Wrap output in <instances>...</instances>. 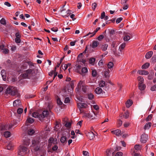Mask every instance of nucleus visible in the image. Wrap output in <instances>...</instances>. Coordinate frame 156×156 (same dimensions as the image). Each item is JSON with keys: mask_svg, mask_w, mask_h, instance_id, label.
Segmentation results:
<instances>
[{"mask_svg": "<svg viewBox=\"0 0 156 156\" xmlns=\"http://www.w3.org/2000/svg\"><path fill=\"white\" fill-rule=\"evenodd\" d=\"M48 115V111H44L41 113H39L37 112H34L32 116L34 117L38 118L40 120L42 121L44 120V118L47 117Z\"/></svg>", "mask_w": 156, "mask_h": 156, "instance_id": "1", "label": "nucleus"}, {"mask_svg": "<svg viewBox=\"0 0 156 156\" xmlns=\"http://www.w3.org/2000/svg\"><path fill=\"white\" fill-rule=\"evenodd\" d=\"M6 94H9L12 96L16 95L20 97V94L18 92L17 88L12 86H9L6 89L5 92Z\"/></svg>", "mask_w": 156, "mask_h": 156, "instance_id": "2", "label": "nucleus"}, {"mask_svg": "<svg viewBox=\"0 0 156 156\" xmlns=\"http://www.w3.org/2000/svg\"><path fill=\"white\" fill-rule=\"evenodd\" d=\"M70 11V10L69 9L66 10L65 9H63L61 11V12H62V16L64 17H68L69 15L71 13L69 12Z\"/></svg>", "mask_w": 156, "mask_h": 156, "instance_id": "3", "label": "nucleus"}, {"mask_svg": "<svg viewBox=\"0 0 156 156\" xmlns=\"http://www.w3.org/2000/svg\"><path fill=\"white\" fill-rule=\"evenodd\" d=\"M40 138L38 136L34 138L32 140V145L33 146H37L39 145L40 142Z\"/></svg>", "mask_w": 156, "mask_h": 156, "instance_id": "4", "label": "nucleus"}, {"mask_svg": "<svg viewBox=\"0 0 156 156\" xmlns=\"http://www.w3.org/2000/svg\"><path fill=\"white\" fill-rule=\"evenodd\" d=\"M27 150V147L24 146H22L21 147L20 149L18 152V154L19 155L23 156L24 154V153H26Z\"/></svg>", "mask_w": 156, "mask_h": 156, "instance_id": "5", "label": "nucleus"}, {"mask_svg": "<svg viewBox=\"0 0 156 156\" xmlns=\"http://www.w3.org/2000/svg\"><path fill=\"white\" fill-rule=\"evenodd\" d=\"M95 115L94 113L93 112L91 113H85L84 114L83 116L84 117L87 118L89 119H93L94 118V116Z\"/></svg>", "mask_w": 156, "mask_h": 156, "instance_id": "6", "label": "nucleus"}, {"mask_svg": "<svg viewBox=\"0 0 156 156\" xmlns=\"http://www.w3.org/2000/svg\"><path fill=\"white\" fill-rule=\"evenodd\" d=\"M33 69H29L25 71V72L27 73L28 75V79L31 78L34 74V73L33 72Z\"/></svg>", "mask_w": 156, "mask_h": 156, "instance_id": "7", "label": "nucleus"}, {"mask_svg": "<svg viewBox=\"0 0 156 156\" xmlns=\"http://www.w3.org/2000/svg\"><path fill=\"white\" fill-rule=\"evenodd\" d=\"M148 138V136L147 135L145 134H143L141 136L140 141L142 143H146Z\"/></svg>", "mask_w": 156, "mask_h": 156, "instance_id": "8", "label": "nucleus"}, {"mask_svg": "<svg viewBox=\"0 0 156 156\" xmlns=\"http://www.w3.org/2000/svg\"><path fill=\"white\" fill-rule=\"evenodd\" d=\"M111 133L113 134H115L117 136L121 135L123 133V132L121 133V130L119 129L112 130L111 131Z\"/></svg>", "mask_w": 156, "mask_h": 156, "instance_id": "9", "label": "nucleus"}, {"mask_svg": "<svg viewBox=\"0 0 156 156\" xmlns=\"http://www.w3.org/2000/svg\"><path fill=\"white\" fill-rule=\"evenodd\" d=\"M21 101L19 99L15 100L13 103V105L14 107H18L21 105Z\"/></svg>", "mask_w": 156, "mask_h": 156, "instance_id": "10", "label": "nucleus"}, {"mask_svg": "<svg viewBox=\"0 0 156 156\" xmlns=\"http://www.w3.org/2000/svg\"><path fill=\"white\" fill-rule=\"evenodd\" d=\"M87 136L88 138L90 140L93 139L94 137V134L92 132H89L87 134Z\"/></svg>", "mask_w": 156, "mask_h": 156, "instance_id": "11", "label": "nucleus"}, {"mask_svg": "<svg viewBox=\"0 0 156 156\" xmlns=\"http://www.w3.org/2000/svg\"><path fill=\"white\" fill-rule=\"evenodd\" d=\"M133 102L131 99L128 100L126 102V106L127 108H129L133 104Z\"/></svg>", "mask_w": 156, "mask_h": 156, "instance_id": "12", "label": "nucleus"}, {"mask_svg": "<svg viewBox=\"0 0 156 156\" xmlns=\"http://www.w3.org/2000/svg\"><path fill=\"white\" fill-rule=\"evenodd\" d=\"M127 33H126L125 32H124L123 33V35H124L123 37V40L125 41H128L130 39V36L128 35H127Z\"/></svg>", "mask_w": 156, "mask_h": 156, "instance_id": "13", "label": "nucleus"}, {"mask_svg": "<svg viewBox=\"0 0 156 156\" xmlns=\"http://www.w3.org/2000/svg\"><path fill=\"white\" fill-rule=\"evenodd\" d=\"M140 74L143 75H147L149 74V72L145 70H139L137 72Z\"/></svg>", "mask_w": 156, "mask_h": 156, "instance_id": "14", "label": "nucleus"}, {"mask_svg": "<svg viewBox=\"0 0 156 156\" xmlns=\"http://www.w3.org/2000/svg\"><path fill=\"white\" fill-rule=\"evenodd\" d=\"M95 92L96 94H99L102 93L103 91L101 88L98 87L95 89Z\"/></svg>", "mask_w": 156, "mask_h": 156, "instance_id": "15", "label": "nucleus"}, {"mask_svg": "<svg viewBox=\"0 0 156 156\" xmlns=\"http://www.w3.org/2000/svg\"><path fill=\"white\" fill-rule=\"evenodd\" d=\"M1 74L4 80H6V73L5 70L3 69L1 71Z\"/></svg>", "mask_w": 156, "mask_h": 156, "instance_id": "16", "label": "nucleus"}, {"mask_svg": "<svg viewBox=\"0 0 156 156\" xmlns=\"http://www.w3.org/2000/svg\"><path fill=\"white\" fill-rule=\"evenodd\" d=\"M99 44V42L96 41H93L91 47L93 48H96Z\"/></svg>", "mask_w": 156, "mask_h": 156, "instance_id": "17", "label": "nucleus"}, {"mask_svg": "<svg viewBox=\"0 0 156 156\" xmlns=\"http://www.w3.org/2000/svg\"><path fill=\"white\" fill-rule=\"evenodd\" d=\"M153 54V52L152 51H149L147 52L145 55V58L147 59L150 58L152 56Z\"/></svg>", "mask_w": 156, "mask_h": 156, "instance_id": "18", "label": "nucleus"}, {"mask_svg": "<svg viewBox=\"0 0 156 156\" xmlns=\"http://www.w3.org/2000/svg\"><path fill=\"white\" fill-rule=\"evenodd\" d=\"M138 87L140 90H143L145 89L146 85L143 83L138 84Z\"/></svg>", "mask_w": 156, "mask_h": 156, "instance_id": "19", "label": "nucleus"}, {"mask_svg": "<svg viewBox=\"0 0 156 156\" xmlns=\"http://www.w3.org/2000/svg\"><path fill=\"white\" fill-rule=\"evenodd\" d=\"M152 123L151 122H148L144 126V129L146 130L147 129H149L151 126Z\"/></svg>", "mask_w": 156, "mask_h": 156, "instance_id": "20", "label": "nucleus"}, {"mask_svg": "<svg viewBox=\"0 0 156 156\" xmlns=\"http://www.w3.org/2000/svg\"><path fill=\"white\" fill-rule=\"evenodd\" d=\"M78 106L80 108H86L87 106V105L85 103H79L78 104Z\"/></svg>", "mask_w": 156, "mask_h": 156, "instance_id": "21", "label": "nucleus"}, {"mask_svg": "<svg viewBox=\"0 0 156 156\" xmlns=\"http://www.w3.org/2000/svg\"><path fill=\"white\" fill-rule=\"evenodd\" d=\"M109 73L110 71L109 69H108L107 70L104 71V74L105 78H108L110 77V75L109 74Z\"/></svg>", "mask_w": 156, "mask_h": 156, "instance_id": "22", "label": "nucleus"}, {"mask_svg": "<svg viewBox=\"0 0 156 156\" xmlns=\"http://www.w3.org/2000/svg\"><path fill=\"white\" fill-rule=\"evenodd\" d=\"M108 47V44H103L101 46V48L103 51H105L107 50Z\"/></svg>", "mask_w": 156, "mask_h": 156, "instance_id": "23", "label": "nucleus"}, {"mask_svg": "<svg viewBox=\"0 0 156 156\" xmlns=\"http://www.w3.org/2000/svg\"><path fill=\"white\" fill-rule=\"evenodd\" d=\"M76 71L80 73V74H81V71H80V69H81V66L80 65H76Z\"/></svg>", "mask_w": 156, "mask_h": 156, "instance_id": "24", "label": "nucleus"}, {"mask_svg": "<svg viewBox=\"0 0 156 156\" xmlns=\"http://www.w3.org/2000/svg\"><path fill=\"white\" fill-rule=\"evenodd\" d=\"M150 66V63L147 62L143 65L142 66V69H146L147 68Z\"/></svg>", "mask_w": 156, "mask_h": 156, "instance_id": "25", "label": "nucleus"}, {"mask_svg": "<svg viewBox=\"0 0 156 156\" xmlns=\"http://www.w3.org/2000/svg\"><path fill=\"white\" fill-rule=\"evenodd\" d=\"M4 135L5 137H9L10 136L11 133L9 131H5L4 133Z\"/></svg>", "mask_w": 156, "mask_h": 156, "instance_id": "26", "label": "nucleus"}, {"mask_svg": "<svg viewBox=\"0 0 156 156\" xmlns=\"http://www.w3.org/2000/svg\"><path fill=\"white\" fill-rule=\"evenodd\" d=\"M82 83H83V82L82 81H80L79 82V84H78V88H76V92H79V91L80 89L81 88V87H82L81 86V85H82Z\"/></svg>", "mask_w": 156, "mask_h": 156, "instance_id": "27", "label": "nucleus"}, {"mask_svg": "<svg viewBox=\"0 0 156 156\" xmlns=\"http://www.w3.org/2000/svg\"><path fill=\"white\" fill-rule=\"evenodd\" d=\"M35 133L34 130L33 129H31L28 131V134L29 135H33Z\"/></svg>", "mask_w": 156, "mask_h": 156, "instance_id": "28", "label": "nucleus"}, {"mask_svg": "<svg viewBox=\"0 0 156 156\" xmlns=\"http://www.w3.org/2000/svg\"><path fill=\"white\" fill-rule=\"evenodd\" d=\"M105 154L106 156H111L112 154V152L111 151V149H107L105 151Z\"/></svg>", "mask_w": 156, "mask_h": 156, "instance_id": "29", "label": "nucleus"}, {"mask_svg": "<svg viewBox=\"0 0 156 156\" xmlns=\"http://www.w3.org/2000/svg\"><path fill=\"white\" fill-rule=\"evenodd\" d=\"M122 50L119 48L118 51H116L115 55L118 56H120L122 55Z\"/></svg>", "mask_w": 156, "mask_h": 156, "instance_id": "30", "label": "nucleus"}, {"mask_svg": "<svg viewBox=\"0 0 156 156\" xmlns=\"http://www.w3.org/2000/svg\"><path fill=\"white\" fill-rule=\"evenodd\" d=\"M20 76L23 79H28V75L25 71L24 73L22 74Z\"/></svg>", "mask_w": 156, "mask_h": 156, "instance_id": "31", "label": "nucleus"}, {"mask_svg": "<svg viewBox=\"0 0 156 156\" xmlns=\"http://www.w3.org/2000/svg\"><path fill=\"white\" fill-rule=\"evenodd\" d=\"M138 80L139 82V84L143 83L144 81V79L141 76H139L137 77Z\"/></svg>", "mask_w": 156, "mask_h": 156, "instance_id": "32", "label": "nucleus"}, {"mask_svg": "<svg viewBox=\"0 0 156 156\" xmlns=\"http://www.w3.org/2000/svg\"><path fill=\"white\" fill-rule=\"evenodd\" d=\"M105 85V82L103 80L100 81L99 82V86L100 87H103Z\"/></svg>", "mask_w": 156, "mask_h": 156, "instance_id": "33", "label": "nucleus"}, {"mask_svg": "<svg viewBox=\"0 0 156 156\" xmlns=\"http://www.w3.org/2000/svg\"><path fill=\"white\" fill-rule=\"evenodd\" d=\"M114 64L112 62H110L108 64L107 66L108 69H110L113 68Z\"/></svg>", "mask_w": 156, "mask_h": 156, "instance_id": "34", "label": "nucleus"}, {"mask_svg": "<svg viewBox=\"0 0 156 156\" xmlns=\"http://www.w3.org/2000/svg\"><path fill=\"white\" fill-rule=\"evenodd\" d=\"M30 140L29 139L25 140H23V143L24 145L26 146H28L30 144Z\"/></svg>", "mask_w": 156, "mask_h": 156, "instance_id": "35", "label": "nucleus"}, {"mask_svg": "<svg viewBox=\"0 0 156 156\" xmlns=\"http://www.w3.org/2000/svg\"><path fill=\"white\" fill-rule=\"evenodd\" d=\"M66 137L65 136H63L61 137L60 139V141L62 143H64L66 141Z\"/></svg>", "mask_w": 156, "mask_h": 156, "instance_id": "36", "label": "nucleus"}, {"mask_svg": "<svg viewBox=\"0 0 156 156\" xmlns=\"http://www.w3.org/2000/svg\"><path fill=\"white\" fill-rule=\"evenodd\" d=\"M129 116V113L128 111H126L124 113V115L123 116L126 119H127Z\"/></svg>", "mask_w": 156, "mask_h": 156, "instance_id": "37", "label": "nucleus"}, {"mask_svg": "<svg viewBox=\"0 0 156 156\" xmlns=\"http://www.w3.org/2000/svg\"><path fill=\"white\" fill-rule=\"evenodd\" d=\"M34 120L33 119L29 117L27 119V121L30 123H32L34 122Z\"/></svg>", "mask_w": 156, "mask_h": 156, "instance_id": "38", "label": "nucleus"}, {"mask_svg": "<svg viewBox=\"0 0 156 156\" xmlns=\"http://www.w3.org/2000/svg\"><path fill=\"white\" fill-rule=\"evenodd\" d=\"M1 23L3 25H5L6 24V21L4 18H2L0 20Z\"/></svg>", "mask_w": 156, "mask_h": 156, "instance_id": "39", "label": "nucleus"}, {"mask_svg": "<svg viewBox=\"0 0 156 156\" xmlns=\"http://www.w3.org/2000/svg\"><path fill=\"white\" fill-rule=\"evenodd\" d=\"M117 126L118 127L121 126L122 123V121L120 119H118L117 121Z\"/></svg>", "mask_w": 156, "mask_h": 156, "instance_id": "40", "label": "nucleus"}, {"mask_svg": "<svg viewBox=\"0 0 156 156\" xmlns=\"http://www.w3.org/2000/svg\"><path fill=\"white\" fill-rule=\"evenodd\" d=\"M23 112V109L21 108H18L17 111V112L18 114H20L22 113Z\"/></svg>", "mask_w": 156, "mask_h": 156, "instance_id": "41", "label": "nucleus"}, {"mask_svg": "<svg viewBox=\"0 0 156 156\" xmlns=\"http://www.w3.org/2000/svg\"><path fill=\"white\" fill-rule=\"evenodd\" d=\"M126 45V43H123L121 44L119 48L122 50L125 48Z\"/></svg>", "mask_w": 156, "mask_h": 156, "instance_id": "42", "label": "nucleus"}, {"mask_svg": "<svg viewBox=\"0 0 156 156\" xmlns=\"http://www.w3.org/2000/svg\"><path fill=\"white\" fill-rule=\"evenodd\" d=\"M73 88L69 87V86L68 89V92L69 93V94H72L73 93Z\"/></svg>", "mask_w": 156, "mask_h": 156, "instance_id": "43", "label": "nucleus"}, {"mask_svg": "<svg viewBox=\"0 0 156 156\" xmlns=\"http://www.w3.org/2000/svg\"><path fill=\"white\" fill-rule=\"evenodd\" d=\"M87 69L86 67H84L81 69V73H86L87 72Z\"/></svg>", "mask_w": 156, "mask_h": 156, "instance_id": "44", "label": "nucleus"}, {"mask_svg": "<svg viewBox=\"0 0 156 156\" xmlns=\"http://www.w3.org/2000/svg\"><path fill=\"white\" fill-rule=\"evenodd\" d=\"M72 123L71 122H67L65 124V126L67 128H70L71 126Z\"/></svg>", "mask_w": 156, "mask_h": 156, "instance_id": "45", "label": "nucleus"}, {"mask_svg": "<svg viewBox=\"0 0 156 156\" xmlns=\"http://www.w3.org/2000/svg\"><path fill=\"white\" fill-rule=\"evenodd\" d=\"M134 148L137 150H139L141 149V147L139 144H136L135 145Z\"/></svg>", "mask_w": 156, "mask_h": 156, "instance_id": "46", "label": "nucleus"}, {"mask_svg": "<svg viewBox=\"0 0 156 156\" xmlns=\"http://www.w3.org/2000/svg\"><path fill=\"white\" fill-rule=\"evenodd\" d=\"M151 60L153 63L156 62V55H154L151 58Z\"/></svg>", "mask_w": 156, "mask_h": 156, "instance_id": "47", "label": "nucleus"}, {"mask_svg": "<svg viewBox=\"0 0 156 156\" xmlns=\"http://www.w3.org/2000/svg\"><path fill=\"white\" fill-rule=\"evenodd\" d=\"M95 61V59L94 58H90L89 60V63L90 64L94 63Z\"/></svg>", "mask_w": 156, "mask_h": 156, "instance_id": "48", "label": "nucleus"}, {"mask_svg": "<svg viewBox=\"0 0 156 156\" xmlns=\"http://www.w3.org/2000/svg\"><path fill=\"white\" fill-rule=\"evenodd\" d=\"M97 73L96 70H93L92 71V75L93 77H95L97 76Z\"/></svg>", "mask_w": 156, "mask_h": 156, "instance_id": "49", "label": "nucleus"}, {"mask_svg": "<svg viewBox=\"0 0 156 156\" xmlns=\"http://www.w3.org/2000/svg\"><path fill=\"white\" fill-rule=\"evenodd\" d=\"M104 38V36L101 34L97 38V39L99 41H101Z\"/></svg>", "mask_w": 156, "mask_h": 156, "instance_id": "50", "label": "nucleus"}, {"mask_svg": "<svg viewBox=\"0 0 156 156\" xmlns=\"http://www.w3.org/2000/svg\"><path fill=\"white\" fill-rule=\"evenodd\" d=\"M94 95L92 94H89L88 95V98L89 99L91 100L94 98Z\"/></svg>", "mask_w": 156, "mask_h": 156, "instance_id": "51", "label": "nucleus"}, {"mask_svg": "<svg viewBox=\"0 0 156 156\" xmlns=\"http://www.w3.org/2000/svg\"><path fill=\"white\" fill-rule=\"evenodd\" d=\"M70 102V100L69 98L67 97L65 98L64 100V103H68Z\"/></svg>", "mask_w": 156, "mask_h": 156, "instance_id": "52", "label": "nucleus"}, {"mask_svg": "<svg viewBox=\"0 0 156 156\" xmlns=\"http://www.w3.org/2000/svg\"><path fill=\"white\" fill-rule=\"evenodd\" d=\"M152 115H149L148 116V117L146 118L145 119L146 121L147 122L149 120H151L152 117Z\"/></svg>", "mask_w": 156, "mask_h": 156, "instance_id": "53", "label": "nucleus"}, {"mask_svg": "<svg viewBox=\"0 0 156 156\" xmlns=\"http://www.w3.org/2000/svg\"><path fill=\"white\" fill-rule=\"evenodd\" d=\"M92 9L93 10H94L97 7V4L96 2H94L92 4Z\"/></svg>", "mask_w": 156, "mask_h": 156, "instance_id": "54", "label": "nucleus"}, {"mask_svg": "<svg viewBox=\"0 0 156 156\" xmlns=\"http://www.w3.org/2000/svg\"><path fill=\"white\" fill-rule=\"evenodd\" d=\"M83 154L85 156H89V153L86 151H83Z\"/></svg>", "mask_w": 156, "mask_h": 156, "instance_id": "55", "label": "nucleus"}, {"mask_svg": "<svg viewBox=\"0 0 156 156\" xmlns=\"http://www.w3.org/2000/svg\"><path fill=\"white\" fill-rule=\"evenodd\" d=\"M123 19V18L122 17H120L117 19L116 21V22L117 23H119L121 21H122Z\"/></svg>", "mask_w": 156, "mask_h": 156, "instance_id": "56", "label": "nucleus"}, {"mask_svg": "<svg viewBox=\"0 0 156 156\" xmlns=\"http://www.w3.org/2000/svg\"><path fill=\"white\" fill-rule=\"evenodd\" d=\"M12 144L9 143L7 146V149L8 150H11L12 149Z\"/></svg>", "mask_w": 156, "mask_h": 156, "instance_id": "57", "label": "nucleus"}, {"mask_svg": "<svg viewBox=\"0 0 156 156\" xmlns=\"http://www.w3.org/2000/svg\"><path fill=\"white\" fill-rule=\"evenodd\" d=\"M15 41L16 43H20L21 42L20 38L16 37L15 39Z\"/></svg>", "mask_w": 156, "mask_h": 156, "instance_id": "58", "label": "nucleus"}, {"mask_svg": "<svg viewBox=\"0 0 156 156\" xmlns=\"http://www.w3.org/2000/svg\"><path fill=\"white\" fill-rule=\"evenodd\" d=\"M57 103L59 105H61L62 104V102L59 98L57 99Z\"/></svg>", "mask_w": 156, "mask_h": 156, "instance_id": "59", "label": "nucleus"}, {"mask_svg": "<svg viewBox=\"0 0 156 156\" xmlns=\"http://www.w3.org/2000/svg\"><path fill=\"white\" fill-rule=\"evenodd\" d=\"M68 86H69V87H72L74 88V82L72 81L70 82L69 83V85Z\"/></svg>", "mask_w": 156, "mask_h": 156, "instance_id": "60", "label": "nucleus"}, {"mask_svg": "<svg viewBox=\"0 0 156 156\" xmlns=\"http://www.w3.org/2000/svg\"><path fill=\"white\" fill-rule=\"evenodd\" d=\"M105 12H103L101 13L100 18L101 19H103L104 18V17H105Z\"/></svg>", "mask_w": 156, "mask_h": 156, "instance_id": "61", "label": "nucleus"}, {"mask_svg": "<svg viewBox=\"0 0 156 156\" xmlns=\"http://www.w3.org/2000/svg\"><path fill=\"white\" fill-rule=\"evenodd\" d=\"M151 90L152 91L156 90V85H154L151 88Z\"/></svg>", "mask_w": 156, "mask_h": 156, "instance_id": "62", "label": "nucleus"}, {"mask_svg": "<svg viewBox=\"0 0 156 156\" xmlns=\"http://www.w3.org/2000/svg\"><path fill=\"white\" fill-rule=\"evenodd\" d=\"M9 51V50L8 49L4 48L2 52L5 54H7L8 53Z\"/></svg>", "mask_w": 156, "mask_h": 156, "instance_id": "63", "label": "nucleus"}, {"mask_svg": "<svg viewBox=\"0 0 156 156\" xmlns=\"http://www.w3.org/2000/svg\"><path fill=\"white\" fill-rule=\"evenodd\" d=\"M123 154L121 152H118L116 154V156H122Z\"/></svg>", "mask_w": 156, "mask_h": 156, "instance_id": "64", "label": "nucleus"}]
</instances>
